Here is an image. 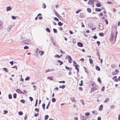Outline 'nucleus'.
Here are the masks:
<instances>
[{"label": "nucleus", "mask_w": 120, "mask_h": 120, "mask_svg": "<svg viewBox=\"0 0 120 120\" xmlns=\"http://www.w3.org/2000/svg\"><path fill=\"white\" fill-rule=\"evenodd\" d=\"M111 36H110V41L111 43H112L113 44L115 42L116 38H115V40H114L113 36L112 34H111Z\"/></svg>", "instance_id": "nucleus-1"}, {"label": "nucleus", "mask_w": 120, "mask_h": 120, "mask_svg": "<svg viewBox=\"0 0 120 120\" xmlns=\"http://www.w3.org/2000/svg\"><path fill=\"white\" fill-rule=\"evenodd\" d=\"M88 4L93 7L94 6V2L92 0H89L88 2Z\"/></svg>", "instance_id": "nucleus-2"}, {"label": "nucleus", "mask_w": 120, "mask_h": 120, "mask_svg": "<svg viewBox=\"0 0 120 120\" xmlns=\"http://www.w3.org/2000/svg\"><path fill=\"white\" fill-rule=\"evenodd\" d=\"M74 66L75 67V69H76L77 71V75L79 71V69L78 67H79V66L78 64H77L76 65H74Z\"/></svg>", "instance_id": "nucleus-3"}, {"label": "nucleus", "mask_w": 120, "mask_h": 120, "mask_svg": "<svg viewBox=\"0 0 120 120\" xmlns=\"http://www.w3.org/2000/svg\"><path fill=\"white\" fill-rule=\"evenodd\" d=\"M30 40H28L24 41V43L26 44H29L31 43Z\"/></svg>", "instance_id": "nucleus-4"}, {"label": "nucleus", "mask_w": 120, "mask_h": 120, "mask_svg": "<svg viewBox=\"0 0 120 120\" xmlns=\"http://www.w3.org/2000/svg\"><path fill=\"white\" fill-rule=\"evenodd\" d=\"M99 28L101 30H102L104 29V26L102 23H100L99 24Z\"/></svg>", "instance_id": "nucleus-5"}, {"label": "nucleus", "mask_w": 120, "mask_h": 120, "mask_svg": "<svg viewBox=\"0 0 120 120\" xmlns=\"http://www.w3.org/2000/svg\"><path fill=\"white\" fill-rule=\"evenodd\" d=\"M16 92L19 94H25L19 89H17L16 90Z\"/></svg>", "instance_id": "nucleus-6"}, {"label": "nucleus", "mask_w": 120, "mask_h": 120, "mask_svg": "<svg viewBox=\"0 0 120 120\" xmlns=\"http://www.w3.org/2000/svg\"><path fill=\"white\" fill-rule=\"evenodd\" d=\"M98 86L96 85L95 87H93L91 88V90L92 91H94L95 90H97Z\"/></svg>", "instance_id": "nucleus-7"}, {"label": "nucleus", "mask_w": 120, "mask_h": 120, "mask_svg": "<svg viewBox=\"0 0 120 120\" xmlns=\"http://www.w3.org/2000/svg\"><path fill=\"white\" fill-rule=\"evenodd\" d=\"M77 45L79 47H83V44L81 42H79L77 43Z\"/></svg>", "instance_id": "nucleus-8"}, {"label": "nucleus", "mask_w": 120, "mask_h": 120, "mask_svg": "<svg viewBox=\"0 0 120 120\" xmlns=\"http://www.w3.org/2000/svg\"><path fill=\"white\" fill-rule=\"evenodd\" d=\"M68 62L70 63H71V61L72 60V58L71 56L69 55L68 56Z\"/></svg>", "instance_id": "nucleus-9"}, {"label": "nucleus", "mask_w": 120, "mask_h": 120, "mask_svg": "<svg viewBox=\"0 0 120 120\" xmlns=\"http://www.w3.org/2000/svg\"><path fill=\"white\" fill-rule=\"evenodd\" d=\"M112 79L114 80L115 82H116L118 81V79L117 78V77L116 76H114L112 78Z\"/></svg>", "instance_id": "nucleus-10"}, {"label": "nucleus", "mask_w": 120, "mask_h": 120, "mask_svg": "<svg viewBox=\"0 0 120 120\" xmlns=\"http://www.w3.org/2000/svg\"><path fill=\"white\" fill-rule=\"evenodd\" d=\"M88 25L90 27H91L93 26V23L92 22H89L88 23Z\"/></svg>", "instance_id": "nucleus-11"}, {"label": "nucleus", "mask_w": 120, "mask_h": 120, "mask_svg": "<svg viewBox=\"0 0 120 120\" xmlns=\"http://www.w3.org/2000/svg\"><path fill=\"white\" fill-rule=\"evenodd\" d=\"M12 8V7L11 8L10 6L6 8V11H10L11 10Z\"/></svg>", "instance_id": "nucleus-12"}, {"label": "nucleus", "mask_w": 120, "mask_h": 120, "mask_svg": "<svg viewBox=\"0 0 120 120\" xmlns=\"http://www.w3.org/2000/svg\"><path fill=\"white\" fill-rule=\"evenodd\" d=\"M70 99L71 100V101H72V102H75L76 101H75V98L73 97H72L71 98H70Z\"/></svg>", "instance_id": "nucleus-13"}, {"label": "nucleus", "mask_w": 120, "mask_h": 120, "mask_svg": "<svg viewBox=\"0 0 120 120\" xmlns=\"http://www.w3.org/2000/svg\"><path fill=\"white\" fill-rule=\"evenodd\" d=\"M95 10L96 11H97L98 12H100L101 11V9L100 8H96L95 9Z\"/></svg>", "instance_id": "nucleus-14"}, {"label": "nucleus", "mask_w": 120, "mask_h": 120, "mask_svg": "<svg viewBox=\"0 0 120 120\" xmlns=\"http://www.w3.org/2000/svg\"><path fill=\"white\" fill-rule=\"evenodd\" d=\"M103 105H101L100 106L99 110L100 111L102 110H103Z\"/></svg>", "instance_id": "nucleus-15"}, {"label": "nucleus", "mask_w": 120, "mask_h": 120, "mask_svg": "<svg viewBox=\"0 0 120 120\" xmlns=\"http://www.w3.org/2000/svg\"><path fill=\"white\" fill-rule=\"evenodd\" d=\"M57 62L58 63H60L59 64V65H61L62 64H63V63L62 61L60 60H58Z\"/></svg>", "instance_id": "nucleus-16"}, {"label": "nucleus", "mask_w": 120, "mask_h": 120, "mask_svg": "<svg viewBox=\"0 0 120 120\" xmlns=\"http://www.w3.org/2000/svg\"><path fill=\"white\" fill-rule=\"evenodd\" d=\"M80 15L81 18H83L85 17V16L82 13H80Z\"/></svg>", "instance_id": "nucleus-17"}, {"label": "nucleus", "mask_w": 120, "mask_h": 120, "mask_svg": "<svg viewBox=\"0 0 120 120\" xmlns=\"http://www.w3.org/2000/svg\"><path fill=\"white\" fill-rule=\"evenodd\" d=\"M55 15L57 16V17H58V18L60 17V15L57 13V12L56 11L55 12Z\"/></svg>", "instance_id": "nucleus-18"}, {"label": "nucleus", "mask_w": 120, "mask_h": 120, "mask_svg": "<svg viewBox=\"0 0 120 120\" xmlns=\"http://www.w3.org/2000/svg\"><path fill=\"white\" fill-rule=\"evenodd\" d=\"M40 55L41 56L42 55H43V54H44V52L43 51H39L38 52L39 53H40Z\"/></svg>", "instance_id": "nucleus-19"}, {"label": "nucleus", "mask_w": 120, "mask_h": 120, "mask_svg": "<svg viewBox=\"0 0 120 120\" xmlns=\"http://www.w3.org/2000/svg\"><path fill=\"white\" fill-rule=\"evenodd\" d=\"M96 69L98 71H100V67L98 66H97L96 67Z\"/></svg>", "instance_id": "nucleus-20"}, {"label": "nucleus", "mask_w": 120, "mask_h": 120, "mask_svg": "<svg viewBox=\"0 0 120 120\" xmlns=\"http://www.w3.org/2000/svg\"><path fill=\"white\" fill-rule=\"evenodd\" d=\"M58 25L59 26H61L63 25V23L60 22H58Z\"/></svg>", "instance_id": "nucleus-21"}, {"label": "nucleus", "mask_w": 120, "mask_h": 120, "mask_svg": "<svg viewBox=\"0 0 120 120\" xmlns=\"http://www.w3.org/2000/svg\"><path fill=\"white\" fill-rule=\"evenodd\" d=\"M56 100L54 98H53L52 99V101L53 102H56Z\"/></svg>", "instance_id": "nucleus-22"}, {"label": "nucleus", "mask_w": 120, "mask_h": 120, "mask_svg": "<svg viewBox=\"0 0 120 120\" xmlns=\"http://www.w3.org/2000/svg\"><path fill=\"white\" fill-rule=\"evenodd\" d=\"M65 87V86L64 85H63L62 86H59V88H62L63 89H64V88Z\"/></svg>", "instance_id": "nucleus-23"}, {"label": "nucleus", "mask_w": 120, "mask_h": 120, "mask_svg": "<svg viewBox=\"0 0 120 120\" xmlns=\"http://www.w3.org/2000/svg\"><path fill=\"white\" fill-rule=\"evenodd\" d=\"M30 78V77L29 76H27L25 79V81H28L29 80Z\"/></svg>", "instance_id": "nucleus-24"}, {"label": "nucleus", "mask_w": 120, "mask_h": 120, "mask_svg": "<svg viewBox=\"0 0 120 120\" xmlns=\"http://www.w3.org/2000/svg\"><path fill=\"white\" fill-rule=\"evenodd\" d=\"M87 11L89 13H90L91 12V10L90 8H87Z\"/></svg>", "instance_id": "nucleus-25"}, {"label": "nucleus", "mask_w": 120, "mask_h": 120, "mask_svg": "<svg viewBox=\"0 0 120 120\" xmlns=\"http://www.w3.org/2000/svg\"><path fill=\"white\" fill-rule=\"evenodd\" d=\"M8 98L9 99H11L12 98V96L11 94H9L8 95Z\"/></svg>", "instance_id": "nucleus-26"}, {"label": "nucleus", "mask_w": 120, "mask_h": 120, "mask_svg": "<svg viewBox=\"0 0 120 120\" xmlns=\"http://www.w3.org/2000/svg\"><path fill=\"white\" fill-rule=\"evenodd\" d=\"M13 97L14 99L17 98V94L16 93H14L13 94Z\"/></svg>", "instance_id": "nucleus-27"}, {"label": "nucleus", "mask_w": 120, "mask_h": 120, "mask_svg": "<svg viewBox=\"0 0 120 120\" xmlns=\"http://www.w3.org/2000/svg\"><path fill=\"white\" fill-rule=\"evenodd\" d=\"M46 31L47 32H48L49 33L50 32V30L49 29V28H47L46 29Z\"/></svg>", "instance_id": "nucleus-28"}, {"label": "nucleus", "mask_w": 120, "mask_h": 120, "mask_svg": "<svg viewBox=\"0 0 120 120\" xmlns=\"http://www.w3.org/2000/svg\"><path fill=\"white\" fill-rule=\"evenodd\" d=\"M89 62H90V63L91 64H92L93 63V60H92L91 59H89Z\"/></svg>", "instance_id": "nucleus-29"}, {"label": "nucleus", "mask_w": 120, "mask_h": 120, "mask_svg": "<svg viewBox=\"0 0 120 120\" xmlns=\"http://www.w3.org/2000/svg\"><path fill=\"white\" fill-rule=\"evenodd\" d=\"M42 7L44 8H46V6L45 3H43L42 4Z\"/></svg>", "instance_id": "nucleus-30"}, {"label": "nucleus", "mask_w": 120, "mask_h": 120, "mask_svg": "<svg viewBox=\"0 0 120 120\" xmlns=\"http://www.w3.org/2000/svg\"><path fill=\"white\" fill-rule=\"evenodd\" d=\"M96 6L98 7H100L101 6V4L99 3H98L96 4Z\"/></svg>", "instance_id": "nucleus-31"}, {"label": "nucleus", "mask_w": 120, "mask_h": 120, "mask_svg": "<svg viewBox=\"0 0 120 120\" xmlns=\"http://www.w3.org/2000/svg\"><path fill=\"white\" fill-rule=\"evenodd\" d=\"M109 98H106L104 102L105 103H106L108 102V101H109Z\"/></svg>", "instance_id": "nucleus-32"}, {"label": "nucleus", "mask_w": 120, "mask_h": 120, "mask_svg": "<svg viewBox=\"0 0 120 120\" xmlns=\"http://www.w3.org/2000/svg\"><path fill=\"white\" fill-rule=\"evenodd\" d=\"M49 117V116L48 115H46L45 116V120H47Z\"/></svg>", "instance_id": "nucleus-33"}, {"label": "nucleus", "mask_w": 120, "mask_h": 120, "mask_svg": "<svg viewBox=\"0 0 120 120\" xmlns=\"http://www.w3.org/2000/svg\"><path fill=\"white\" fill-rule=\"evenodd\" d=\"M80 101L83 105H85V103L84 101V100L83 99H81Z\"/></svg>", "instance_id": "nucleus-34"}, {"label": "nucleus", "mask_w": 120, "mask_h": 120, "mask_svg": "<svg viewBox=\"0 0 120 120\" xmlns=\"http://www.w3.org/2000/svg\"><path fill=\"white\" fill-rule=\"evenodd\" d=\"M18 114L19 115H22L23 114V112H22L20 111L18 112Z\"/></svg>", "instance_id": "nucleus-35"}, {"label": "nucleus", "mask_w": 120, "mask_h": 120, "mask_svg": "<svg viewBox=\"0 0 120 120\" xmlns=\"http://www.w3.org/2000/svg\"><path fill=\"white\" fill-rule=\"evenodd\" d=\"M99 35L100 36H104V34L103 33H100L99 34Z\"/></svg>", "instance_id": "nucleus-36"}, {"label": "nucleus", "mask_w": 120, "mask_h": 120, "mask_svg": "<svg viewBox=\"0 0 120 120\" xmlns=\"http://www.w3.org/2000/svg\"><path fill=\"white\" fill-rule=\"evenodd\" d=\"M90 114V113L89 112H87L85 113V115L86 116H89Z\"/></svg>", "instance_id": "nucleus-37"}, {"label": "nucleus", "mask_w": 120, "mask_h": 120, "mask_svg": "<svg viewBox=\"0 0 120 120\" xmlns=\"http://www.w3.org/2000/svg\"><path fill=\"white\" fill-rule=\"evenodd\" d=\"M54 57L55 58H60V55H59L58 54H56V55H55L54 56Z\"/></svg>", "instance_id": "nucleus-38"}, {"label": "nucleus", "mask_w": 120, "mask_h": 120, "mask_svg": "<svg viewBox=\"0 0 120 120\" xmlns=\"http://www.w3.org/2000/svg\"><path fill=\"white\" fill-rule=\"evenodd\" d=\"M104 21L106 23V25H108V20L107 19H105Z\"/></svg>", "instance_id": "nucleus-39"}, {"label": "nucleus", "mask_w": 120, "mask_h": 120, "mask_svg": "<svg viewBox=\"0 0 120 120\" xmlns=\"http://www.w3.org/2000/svg\"><path fill=\"white\" fill-rule=\"evenodd\" d=\"M4 70L6 72H7L8 71L7 70V68H3Z\"/></svg>", "instance_id": "nucleus-40"}, {"label": "nucleus", "mask_w": 120, "mask_h": 120, "mask_svg": "<svg viewBox=\"0 0 120 120\" xmlns=\"http://www.w3.org/2000/svg\"><path fill=\"white\" fill-rule=\"evenodd\" d=\"M97 80L98 82H99V83H101V79L100 78H98Z\"/></svg>", "instance_id": "nucleus-41"}, {"label": "nucleus", "mask_w": 120, "mask_h": 120, "mask_svg": "<svg viewBox=\"0 0 120 120\" xmlns=\"http://www.w3.org/2000/svg\"><path fill=\"white\" fill-rule=\"evenodd\" d=\"M82 11V10L80 9H79L78 10H77L76 12V14H78L79 12L81 11Z\"/></svg>", "instance_id": "nucleus-42"}, {"label": "nucleus", "mask_w": 120, "mask_h": 120, "mask_svg": "<svg viewBox=\"0 0 120 120\" xmlns=\"http://www.w3.org/2000/svg\"><path fill=\"white\" fill-rule=\"evenodd\" d=\"M42 107L43 109H45V103H44L42 105Z\"/></svg>", "instance_id": "nucleus-43"}, {"label": "nucleus", "mask_w": 120, "mask_h": 120, "mask_svg": "<svg viewBox=\"0 0 120 120\" xmlns=\"http://www.w3.org/2000/svg\"><path fill=\"white\" fill-rule=\"evenodd\" d=\"M80 86H82L83 85V81L82 80L81 81V83L79 84Z\"/></svg>", "instance_id": "nucleus-44"}, {"label": "nucleus", "mask_w": 120, "mask_h": 120, "mask_svg": "<svg viewBox=\"0 0 120 120\" xmlns=\"http://www.w3.org/2000/svg\"><path fill=\"white\" fill-rule=\"evenodd\" d=\"M47 79H49L51 80H53V79L51 77H47Z\"/></svg>", "instance_id": "nucleus-45"}, {"label": "nucleus", "mask_w": 120, "mask_h": 120, "mask_svg": "<svg viewBox=\"0 0 120 120\" xmlns=\"http://www.w3.org/2000/svg\"><path fill=\"white\" fill-rule=\"evenodd\" d=\"M50 101H49L48 103V105H47V106L46 107V109H48V108L50 104Z\"/></svg>", "instance_id": "nucleus-46"}, {"label": "nucleus", "mask_w": 120, "mask_h": 120, "mask_svg": "<svg viewBox=\"0 0 120 120\" xmlns=\"http://www.w3.org/2000/svg\"><path fill=\"white\" fill-rule=\"evenodd\" d=\"M53 30L54 33H56L57 32V30L55 28H53Z\"/></svg>", "instance_id": "nucleus-47"}, {"label": "nucleus", "mask_w": 120, "mask_h": 120, "mask_svg": "<svg viewBox=\"0 0 120 120\" xmlns=\"http://www.w3.org/2000/svg\"><path fill=\"white\" fill-rule=\"evenodd\" d=\"M65 68L66 70H70V68L66 66H65Z\"/></svg>", "instance_id": "nucleus-48"}, {"label": "nucleus", "mask_w": 120, "mask_h": 120, "mask_svg": "<svg viewBox=\"0 0 120 120\" xmlns=\"http://www.w3.org/2000/svg\"><path fill=\"white\" fill-rule=\"evenodd\" d=\"M20 101L22 103H24L25 102V100L23 99H21L20 100Z\"/></svg>", "instance_id": "nucleus-49"}, {"label": "nucleus", "mask_w": 120, "mask_h": 120, "mask_svg": "<svg viewBox=\"0 0 120 120\" xmlns=\"http://www.w3.org/2000/svg\"><path fill=\"white\" fill-rule=\"evenodd\" d=\"M111 66L112 68H114L116 67V65L114 64L111 65Z\"/></svg>", "instance_id": "nucleus-50"}, {"label": "nucleus", "mask_w": 120, "mask_h": 120, "mask_svg": "<svg viewBox=\"0 0 120 120\" xmlns=\"http://www.w3.org/2000/svg\"><path fill=\"white\" fill-rule=\"evenodd\" d=\"M79 91H82L83 90V89L82 87H80L79 88Z\"/></svg>", "instance_id": "nucleus-51"}, {"label": "nucleus", "mask_w": 120, "mask_h": 120, "mask_svg": "<svg viewBox=\"0 0 120 120\" xmlns=\"http://www.w3.org/2000/svg\"><path fill=\"white\" fill-rule=\"evenodd\" d=\"M16 17H15V16L13 15L11 16V17L12 19H14V20H15L16 19Z\"/></svg>", "instance_id": "nucleus-52"}, {"label": "nucleus", "mask_w": 120, "mask_h": 120, "mask_svg": "<svg viewBox=\"0 0 120 120\" xmlns=\"http://www.w3.org/2000/svg\"><path fill=\"white\" fill-rule=\"evenodd\" d=\"M39 115V113H35L34 114V116L35 117H36L38 116Z\"/></svg>", "instance_id": "nucleus-53"}, {"label": "nucleus", "mask_w": 120, "mask_h": 120, "mask_svg": "<svg viewBox=\"0 0 120 120\" xmlns=\"http://www.w3.org/2000/svg\"><path fill=\"white\" fill-rule=\"evenodd\" d=\"M54 20L57 21H59V19L55 17L54 19Z\"/></svg>", "instance_id": "nucleus-54"}, {"label": "nucleus", "mask_w": 120, "mask_h": 120, "mask_svg": "<svg viewBox=\"0 0 120 120\" xmlns=\"http://www.w3.org/2000/svg\"><path fill=\"white\" fill-rule=\"evenodd\" d=\"M50 71H51L50 69H49L47 70H46L45 71V73H47L48 72Z\"/></svg>", "instance_id": "nucleus-55"}, {"label": "nucleus", "mask_w": 120, "mask_h": 120, "mask_svg": "<svg viewBox=\"0 0 120 120\" xmlns=\"http://www.w3.org/2000/svg\"><path fill=\"white\" fill-rule=\"evenodd\" d=\"M38 99H37L36 100V102L35 104V106L36 107L37 106V103H38Z\"/></svg>", "instance_id": "nucleus-56"}, {"label": "nucleus", "mask_w": 120, "mask_h": 120, "mask_svg": "<svg viewBox=\"0 0 120 120\" xmlns=\"http://www.w3.org/2000/svg\"><path fill=\"white\" fill-rule=\"evenodd\" d=\"M35 110L37 112H38L39 111V109H38L37 108H35Z\"/></svg>", "instance_id": "nucleus-57"}, {"label": "nucleus", "mask_w": 120, "mask_h": 120, "mask_svg": "<svg viewBox=\"0 0 120 120\" xmlns=\"http://www.w3.org/2000/svg\"><path fill=\"white\" fill-rule=\"evenodd\" d=\"M28 48H29V47L27 46H25L24 47V49H28Z\"/></svg>", "instance_id": "nucleus-58"}, {"label": "nucleus", "mask_w": 120, "mask_h": 120, "mask_svg": "<svg viewBox=\"0 0 120 120\" xmlns=\"http://www.w3.org/2000/svg\"><path fill=\"white\" fill-rule=\"evenodd\" d=\"M29 98L30 100V101H32L33 100V98L31 97H29Z\"/></svg>", "instance_id": "nucleus-59"}, {"label": "nucleus", "mask_w": 120, "mask_h": 120, "mask_svg": "<svg viewBox=\"0 0 120 120\" xmlns=\"http://www.w3.org/2000/svg\"><path fill=\"white\" fill-rule=\"evenodd\" d=\"M112 74L113 75H116V74L115 71L113 72L112 73Z\"/></svg>", "instance_id": "nucleus-60"}, {"label": "nucleus", "mask_w": 120, "mask_h": 120, "mask_svg": "<svg viewBox=\"0 0 120 120\" xmlns=\"http://www.w3.org/2000/svg\"><path fill=\"white\" fill-rule=\"evenodd\" d=\"M8 112V111L7 110H4V114H5L7 113Z\"/></svg>", "instance_id": "nucleus-61"}, {"label": "nucleus", "mask_w": 120, "mask_h": 120, "mask_svg": "<svg viewBox=\"0 0 120 120\" xmlns=\"http://www.w3.org/2000/svg\"><path fill=\"white\" fill-rule=\"evenodd\" d=\"M105 89V87L104 86H103L102 87L101 89V91H103Z\"/></svg>", "instance_id": "nucleus-62"}, {"label": "nucleus", "mask_w": 120, "mask_h": 120, "mask_svg": "<svg viewBox=\"0 0 120 120\" xmlns=\"http://www.w3.org/2000/svg\"><path fill=\"white\" fill-rule=\"evenodd\" d=\"M77 64V63H76V62L75 61H74L73 62V65L74 66V65H76Z\"/></svg>", "instance_id": "nucleus-63"}, {"label": "nucleus", "mask_w": 120, "mask_h": 120, "mask_svg": "<svg viewBox=\"0 0 120 120\" xmlns=\"http://www.w3.org/2000/svg\"><path fill=\"white\" fill-rule=\"evenodd\" d=\"M59 82L60 83H64L65 82V81H59Z\"/></svg>", "instance_id": "nucleus-64"}]
</instances>
